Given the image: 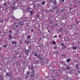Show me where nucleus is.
Segmentation results:
<instances>
[{
  "mask_svg": "<svg viewBox=\"0 0 80 80\" xmlns=\"http://www.w3.org/2000/svg\"><path fill=\"white\" fill-rule=\"evenodd\" d=\"M37 58H40V59H41V58H42L41 57H40V55H38L37 56Z\"/></svg>",
  "mask_w": 80,
  "mask_h": 80,
  "instance_id": "13",
  "label": "nucleus"
},
{
  "mask_svg": "<svg viewBox=\"0 0 80 80\" xmlns=\"http://www.w3.org/2000/svg\"><path fill=\"white\" fill-rule=\"evenodd\" d=\"M12 45H14V44H15V45H16L17 44V42H14V41H12Z\"/></svg>",
  "mask_w": 80,
  "mask_h": 80,
  "instance_id": "9",
  "label": "nucleus"
},
{
  "mask_svg": "<svg viewBox=\"0 0 80 80\" xmlns=\"http://www.w3.org/2000/svg\"><path fill=\"white\" fill-rule=\"evenodd\" d=\"M74 7H75V8H76V7H77V5H75V6H74Z\"/></svg>",
  "mask_w": 80,
  "mask_h": 80,
  "instance_id": "55",
  "label": "nucleus"
},
{
  "mask_svg": "<svg viewBox=\"0 0 80 80\" xmlns=\"http://www.w3.org/2000/svg\"><path fill=\"white\" fill-rule=\"evenodd\" d=\"M75 67H76V68L78 69V73H80V69L78 67V64L76 65Z\"/></svg>",
  "mask_w": 80,
  "mask_h": 80,
  "instance_id": "1",
  "label": "nucleus"
},
{
  "mask_svg": "<svg viewBox=\"0 0 80 80\" xmlns=\"http://www.w3.org/2000/svg\"><path fill=\"white\" fill-rule=\"evenodd\" d=\"M75 20V22L76 23H79V21H77V19H76Z\"/></svg>",
  "mask_w": 80,
  "mask_h": 80,
  "instance_id": "20",
  "label": "nucleus"
},
{
  "mask_svg": "<svg viewBox=\"0 0 80 80\" xmlns=\"http://www.w3.org/2000/svg\"><path fill=\"white\" fill-rule=\"evenodd\" d=\"M72 8H70V10H72Z\"/></svg>",
  "mask_w": 80,
  "mask_h": 80,
  "instance_id": "48",
  "label": "nucleus"
},
{
  "mask_svg": "<svg viewBox=\"0 0 80 80\" xmlns=\"http://www.w3.org/2000/svg\"><path fill=\"white\" fill-rule=\"evenodd\" d=\"M4 7H6L7 6V2H5L3 4Z\"/></svg>",
  "mask_w": 80,
  "mask_h": 80,
  "instance_id": "18",
  "label": "nucleus"
},
{
  "mask_svg": "<svg viewBox=\"0 0 80 80\" xmlns=\"http://www.w3.org/2000/svg\"><path fill=\"white\" fill-rule=\"evenodd\" d=\"M59 32H63V28H62L59 29Z\"/></svg>",
  "mask_w": 80,
  "mask_h": 80,
  "instance_id": "4",
  "label": "nucleus"
},
{
  "mask_svg": "<svg viewBox=\"0 0 80 80\" xmlns=\"http://www.w3.org/2000/svg\"><path fill=\"white\" fill-rule=\"evenodd\" d=\"M48 78H51V77H52V75L51 74H50V75H48Z\"/></svg>",
  "mask_w": 80,
  "mask_h": 80,
  "instance_id": "22",
  "label": "nucleus"
},
{
  "mask_svg": "<svg viewBox=\"0 0 80 80\" xmlns=\"http://www.w3.org/2000/svg\"><path fill=\"white\" fill-rule=\"evenodd\" d=\"M16 27L18 28V25H17V26H16Z\"/></svg>",
  "mask_w": 80,
  "mask_h": 80,
  "instance_id": "50",
  "label": "nucleus"
},
{
  "mask_svg": "<svg viewBox=\"0 0 80 80\" xmlns=\"http://www.w3.org/2000/svg\"><path fill=\"white\" fill-rule=\"evenodd\" d=\"M30 43V41H28L27 42V44H28V43Z\"/></svg>",
  "mask_w": 80,
  "mask_h": 80,
  "instance_id": "47",
  "label": "nucleus"
},
{
  "mask_svg": "<svg viewBox=\"0 0 80 80\" xmlns=\"http://www.w3.org/2000/svg\"><path fill=\"white\" fill-rule=\"evenodd\" d=\"M58 37H59V38H61V35L59 34Z\"/></svg>",
  "mask_w": 80,
  "mask_h": 80,
  "instance_id": "40",
  "label": "nucleus"
},
{
  "mask_svg": "<svg viewBox=\"0 0 80 80\" xmlns=\"http://www.w3.org/2000/svg\"><path fill=\"white\" fill-rule=\"evenodd\" d=\"M69 38H68V40L67 41V42H69Z\"/></svg>",
  "mask_w": 80,
  "mask_h": 80,
  "instance_id": "42",
  "label": "nucleus"
},
{
  "mask_svg": "<svg viewBox=\"0 0 80 80\" xmlns=\"http://www.w3.org/2000/svg\"><path fill=\"white\" fill-rule=\"evenodd\" d=\"M36 16L37 18H39V17H40L39 15H38V14H36Z\"/></svg>",
  "mask_w": 80,
  "mask_h": 80,
  "instance_id": "27",
  "label": "nucleus"
},
{
  "mask_svg": "<svg viewBox=\"0 0 80 80\" xmlns=\"http://www.w3.org/2000/svg\"><path fill=\"white\" fill-rule=\"evenodd\" d=\"M25 53H26L27 54H29V51L28 50H27L25 51Z\"/></svg>",
  "mask_w": 80,
  "mask_h": 80,
  "instance_id": "12",
  "label": "nucleus"
},
{
  "mask_svg": "<svg viewBox=\"0 0 80 80\" xmlns=\"http://www.w3.org/2000/svg\"><path fill=\"white\" fill-rule=\"evenodd\" d=\"M66 47L65 45H64V46H63L62 47V50H63L64 49H65V48H66Z\"/></svg>",
  "mask_w": 80,
  "mask_h": 80,
  "instance_id": "7",
  "label": "nucleus"
},
{
  "mask_svg": "<svg viewBox=\"0 0 80 80\" xmlns=\"http://www.w3.org/2000/svg\"><path fill=\"white\" fill-rule=\"evenodd\" d=\"M2 7H3L1 6H0V10H1V8H2Z\"/></svg>",
  "mask_w": 80,
  "mask_h": 80,
  "instance_id": "43",
  "label": "nucleus"
},
{
  "mask_svg": "<svg viewBox=\"0 0 80 80\" xmlns=\"http://www.w3.org/2000/svg\"><path fill=\"white\" fill-rule=\"evenodd\" d=\"M30 73L29 72H28V73L26 74V75H29L30 74L29 73Z\"/></svg>",
  "mask_w": 80,
  "mask_h": 80,
  "instance_id": "39",
  "label": "nucleus"
},
{
  "mask_svg": "<svg viewBox=\"0 0 80 80\" xmlns=\"http://www.w3.org/2000/svg\"><path fill=\"white\" fill-rule=\"evenodd\" d=\"M51 1H52V2H53V3H54V4L55 5H57V1H56L54 0V1H52V0H51Z\"/></svg>",
  "mask_w": 80,
  "mask_h": 80,
  "instance_id": "6",
  "label": "nucleus"
},
{
  "mask_svg": "<svg viewBox=\"0 0 80 80\" xmlns=\"http://www.w3.org/2000/svg\"><path fill=\"white\" fill-rule=\"evenodd\" d=\"M61 45H62V47H63V46H65V45H64L63 44V43L61 44Z\"/></svg>",
  "mask_w": 80,
  "mask_h": 80,
  "instance_id": "41",
  "label": "nucleus"
},
{
  "mask_svg": "<svg viewBox=\"0 0 80 80\" xmlns=\"http://www.w3.org/2000/svg\"><path fill=\"white\" fill-rule=\"evenodd\" d=\"M7 45H3L2 47H3L4 48H7Z\"/></svg>",
  "mask_w": 80,
  "mask_h": 80,
  "instance_id": "10",
  "label": "nucleus"
},
{
  "mask_svg": "<svg viewBox=\"0 0 80 80\" xmlns=\"http://www.w3.org/2000/svg\"><path fill=\"white\" fill-rule=\"evenodd\" d=\"M33 29H32L31 31V32H33Z\"/></svg>",
  "mask_w": 80,
  "mask_h": 80,
  "instance_id": "53",
  "label": "nucleus"
},
{
  "mask_svg": "<svg viewBox=\"0 0 80 80\" xmlns=\"http://www.w3.org/2000/svg\"><path fill=\"white\" fill-rule=\"evenodd\" d=\"M9 38H12V35H11V34H10L9 36Z\"/></svg>",
  "mask_w": 80,
  "mask_h": 80,
  "instance_id": "37",
  "label": "nucleus"
},
{
  "mask_svg": "<svg viewBox=\"0 0 80 80\" xmlns=\"http://www.w3.org/2000/svg\"><path fill=\"white\" fill-rule=\"evenodd\" d=\"M28 76H25V78H28Z\"/></svg>",
  "mask_w": 80,
  "mask_h": 80,
  "instance_id": "36",
  "label": "nucleus"
},
{
  "mask_svg": "<svg viewBox=\"0 0 80 80\" xmlns=\"http://www.w3.org/2000/svg\"><path fill=\"white\" fill-rule=\"evenodd\" d=\"M14 38H15V39H16V38H15V37Z\"/></svg>",
  "mask_w": 80,
  "mask_h": 80,
  "instance_id": "62",
  "label": "nucleus"
},
{
  "mask_svg": "<svg viewBox=\"0 0 80 80\" xmlns=\"http://www.w3.org/2000/svg\"><path fill=\"white\" fill-rule=\"evenodd\" d=\"M57 71V70H54V72H55V71Z\"/></svg>",
  "mask_w": 80,
  "mask_h": 80,
  "instance_id": "59",
  "label": "nucleus"
},
{
  "mask_svg": "<svg viewBox=\"0 0 80 80\" xmlns=\"http://www.w3.org/2000/svg\"><path fill=\"white\" fill-rule=\"evenodd\" d=\"M67 62H70V58H68V59H67Z\"/></svg>",
  "mask_w": 80,
  "mask_h": 80,
  "instance_id": "21",
  "label": "nucleus"
},
{
  "mask_svg": "<svg viewBox=\"0 0 80 80\" xmlns=\"http://www.w3.org/2000/svg\"><path fill=\"white\" fill-rule=\"evenodd\" d=\"M52 44H56V42H55V41H52Z\"/></svg>",
  "mask_w": 80,
  "mask_h": 80,
  "instance_id": "25",
  "label": "nucleus"
},
{
  "mask_svg": "<svg viewBox=\"0 0 80 80\" xmlns=\"http://www.w3.org/2000/svg\"><path fill=\"white\" fill-rule=\"evenodd\" d=\"M72 48H73L74 50H76V49H77V47H76L73 46L72 47Z\"/></svg>",
  "mask_w": 80,
  "mask_h": 80,
  "instance_id": "14",
  "label": "nucleus"
},
{
  "mask_svg": "<svg viewBox=\"0 0 80 80\" xmlns=\"http://www.w3.org/2000/svg\"><path fill=\"white\" fill-rule=\"evenodd\" d=\"M76 29H77V30H78V28H76Z\"/></svg>",
  "mask_w": 80,
  "mask_h": 80,
  "instance_id": "63",
  "label": "nucleus"
},
{
  "mask_svg": "<svg viewBox=\"0 0 80 80\" xmlns=\"http://www.w3.org/2000/svg\"><path fill=\"white\" fill-rule=\"evenodd\" d=\"M25 42L26 43H27V40H25Z\"/></svg>",
  "mask_w": 80,
  "mask_h": 80,
  "instance_id": "45",
  "label": "nucleus"
},
{
  "mask_svg": "<svg viewBox=\"0 0 80 80\" xmlns=\"http://www.w3.org/2000/svg\"><path fill=\"white\" fill-rule=\"evenodd\" d=\"M34 56H35V57H37V53H35L34 54Z\"/></svg>",
  "mask_w": 80,
  "mask_h": 80,
  "instance_id": "32",
  "label": "nucleus"
},
{
  "mask_svg": "<svg viewBox=\"0 0 80 80\" xmlns=\"http://www.w3.org/2000/svg\"><path fill=\"white\" fill-rule=\"evenodd\" d=\"M18 58H22V55H20L18 57Z\"/></svg>",
  "mask_w": 80,
  "mask_h": 80,
  "instance_id": "35",
  "label": "nucleus"
},
{
  "mask_svg": "<svg viewBox=\"0 0 80 80\" xmlns=\"http://www.w3.org/2000/svg\"><path fill=\"white\" fill-rule=\"evenodd\" d=\"M57 36L55 35L53 37V38H57Z\"/></svg>",
  "mask_w": 80,
  "mask_h": 80,
  "instance_id": "31",
  "label": "nucleus"
},
{
  "mask_svg": "<svg viewBox=\"0 0 80 80\" xmlns=\"http://www.w3.org/2000/svg\"><path fill=\"white\" fill-rule=\"evenodd\" d=\"M62 2H64V0H61Z\"/></svg>",
  "mask_w": 80,
  "mask_h": 80,
  "instance_id": "44",
  "label": "nucleus"
},
{
  "mask_svg": "<svg viewBox=\"0 0 80 80\" xmlns=\"http://www.w3.org/2000/svg\"><path fill=\"white\" fill-rule=\"evenodd\" d=\"M37 62H38V60Z\"/></svg>",
  "mask_w": 80,
  "mask_h": 80,
  "instance_id": "58",
  "label": "nucleus"
},
{
  "mask_svg": "<svg viewBox=\"0 0 80 80\" xmlns=\"http://www.w3.org/2000/svg\"><path fill=\"white\" fill-rule=\"evenodd\" d=\"M56 77H58V78H59V77H60V75L58 74V73H56Z\"/></svg>",
  "mask_w": 80,
  "mask_h": 80,
  "instance_id": "16",
  "label": "nucleus"
},
{
  "mask_svg": "<svg viewBox=\"0 0 80 80\" xmlns=\"http://www.w3.org/2000/svg\"><path fill=\"white\" fill-rule=\"evenodd\" d=\"M2 79H3V76L2 75H0V80H2Z\"/></svg>",
  "mask_w": 80,
  "mask_h": 80,
  "instance_id": "11",
  "label": "nucleus"
},
{
  "mask_svg": "<svg viewBox=\"0 0 80 80\" xmlns=\"http://www.w3.org/2000/svg\"><path fill=\"white\" fill-rule=\"evenodd\" d=\"M48 32H50V31L48 30Z\"/></svg>",
  "mask_w": 80,
  "mask_h": 80,
  "instance_id": "60",
  "label": "nucleus"
},
{
  "mask_svg": "<svg viewBox=\"0 0 80 80\" xmlns=\"http://www.w3.org/2000/svg\"><path fill=\"white\" fill-rule=\"evenodd\" d=\"M23 22V21H21V22H19L18 24L19 25H22Z\"/></svg>",
  "mask_w": 80,
  "mask_h": 80,
  "instance_id": "2",
  "label": "nucleus"
},
{
  "mask_svg": "<svg viewBox=\"0 0 80 80\" xmlns=\"http://www.w3.org/2000/svg\"><path fill=\"white\" fill-rule=\"evenodd\" d=\"M52 1H53V0H52H52H50V1L52 2Z\"/></svg>",
  "mask_w": 80,
  "mask_h": 80,
  "instance_id": "57",
  "label": "nucleus"
},
{
  "mask_svg": "<svg viewBox=\"0 0 80 80\" xmlns=\"http://www.w3.org/2000/svg\"><path fill=\"white\" fill-rule=\"evenodd\" d=\"M69 73L70 74V75H71V74H72V73H73V72H69Z\"/></svg>",
  "mask_w": 80,
  "mask_h": 80,
  "instance_id": "28",
  "label": "nucleus"
},
{
  "mask_svg": "<svg viewBox=\"0 0 80 80\" xmlns=\"http://www.w3.org/2000/svg\"><path fill=\"white\" fill-rule=\"evenodd\" d=\"M45 3H46V2L45 1L42 2V5H44V4Z\"/></svg>",
  "mask_w": 80,
  "mask_h": 80,
  "instance_id": "23",
  "label": "nucleus"
},
{
  "mask_svg": "<svg viewBox=\"0 0 80 80\" xmlns=\"http://www.w3.org/2000/svg\"><path fill=\"white\" fill-rule=\"evenodd\" d=\"M31 38V37H30V36L29 35H28V37H27V38L28 39H30Z\"/></svg>",
  "mask_w": 80,
  "mask_h": 80,
  "instance_id": "15",
  "label": "nucleus"
},
{
  "mask_svg": "<svg viewBox=\"0 0 80 80\" xmlns=\"http://www.w3.org/2000/svg\"><path fill=\"white\" fill-rule=\"evenodd\" d=\"M71 27L72 28L73 27V24H71Z\"/></svg>",
  "mask_w": 80,
  "mask_h": 80,
  "instance_id": "38",
  "label": "nucleus"
},
{
  "mask_svg": "<svg viewBox=\"0 0 80 80\" xmlns=\"http://www.w3.org/2000/svg\"><path fill=\"white\" fill-rule=\"evenodd\" d=\"M51 23H52V21H51Z\"/></svg>",
  "mask_w": 80,
  "mask_h": 80,
  "instance_id": "64",
  "label": "nucleus"
},
{
  "mask_svg": "<svg viewBox=\"0 0 80 80\" xmlns=\"http://www.w3.org/2000/svg\"><path fill=\"white\" fill-rule=\"evenodd\" d=\"M55 53H56V55H57V53H58V52L57 51Z\"/></svg>",
  "mask_w": 80,
  "mask_h": 80,
  "instance_id": "46",
  "label": "nucleus"
},
{
  "mask_svg": "<svg viewBox=\"0 0 80 80\" xmlns=\"http://www.w3.org/2000/svg\"><path fill=\"white\" fill-rule=\"evenodd\" d=\"M32 76L33 77H34V76H35V74H33V75H32Z\"/></svg>",
  "mask_w": 80,
  "mask_h": 80,
  "instance_id": "56",
  "label": "nucleus"
},
{
  "mask_svg": "<svg viewBox=\"0 0 80 80\" xmlns=\"http://www.w3.org/2000/svg\"><path fill=\"white\" fill-rule=\"evenodd\" d=\"M30 14L31 15V16L33 15V13H34V11H30Z\"/></svg>",
  "mask_w": 80,
  "mask_h": 80,
  "instance_id": "5",
  "label": "nucleus"
},
{
  "mask_svg": "<svg viewBox=\"0 0 80 80\" xmlns=\"http://www.w3.org/2000/svg\"><path fill=\"white\" fill-rule=\"evenodd\" d=\"M65 70H67L66 69V70L65 68H64V70H63V71H65Z\"/></svg>",
  "mask_w": 80,
  "mask_h": 80,
  "instance_id": "51",
  "label": "nucleus"
},
{
  "mask_svg": "<svg viewBox=\"0 0 80 80\" xmlns=\"http://www.w3.org/2000/svg\"><path fill=\"white\" fill-rule=\"evenodd\" d=\"M73 26H74V27H75V26H76V25H75L74 24H73Z\"/></svg>",
  "mask_w": 80,
  "mask_h": 80,
  "instance_id": "49",
  "label": "nucleus"
},
{
  "mask_svg": "<svg viewBox=\"0 0 80 80\" xmlns=\"http://www.w3.org/2000/svg\"><path fill=\"white\" fill-rule=\"evenodd\" d=\"M13 5L14 6H15V3H13Z\"/></svg>",
  "mask_w": 80,
  "mask_h": 80,
  "instance_id": "52",
  "label": "nucleus"
},
{
  "mask_svg": "<svg viewBox=\"0 0 80 80\" xmlns=\"http://www.w3.org/2000/svg\"><path fill=\"white\" fill-rule=\"evenodd\" d=\"M52 80H56V79H55L53 78Z\"/></svg>",
  "mask_w": 80,
  "mask_h": 80,
  "instance_id": "54",
  "label": "nucleus"
},
{
  "mask_svg": "<svg viewBox=\"0 0 80 80\" xmlns=\"http://www.w3.org/2000/svg\"><path fill=\"white\" fill-rule=\"evenodd\" d=\"M40 40H41V38H40Z\"/></svg>",
  "mask_w": 80,
  "mask_h": 80,
  "instance_id": "61",
  "label": "nucleus"
},
{
  "mask_svg": "<svg viewBox=\"0 0 80 80\" xmlns=\"http://www.w3.org/2000/svg\"><path fill=\"white\" fill-rule=\"evenodd\" d=\"M9 33L10 34V35H11V34H12V32L11 31H9Z\"/></svg>",
  "mask_w": 80,
  "mask_h": 80,
  "instance_id": "24",
  "label": "nucleus"
},
{
  "mask_svg": "<svg viewBox=\"0 0 80 80\" xmlns=\"http://www.w3.org/2000/svg\"><path fill=\"white\" fill-rule=\"evenodd\" d=\"M6 75H8L9 77H10V74L8 73H6Z\"/></svg>",
  "mask_w": 80,
  "mask_h": 80,
  "instance_id": "19",
  "label": "nucleus"
},
{
  "mask_svg": "<svg viewBox=\"0 0 80 80\" xmlns=\"http://www.w3.org/2000/svg\"><path fill=\"white\" fill-rule=\"evenodd\" d=\"M62 56L64 57H65V54H63L62 55Z\"/></svg>",
  "mask_w": 80,
  "mask_h": 80,
  "instance_id": "33",
  "label": "nucleus"
},
{
  "mask_svg": "<svg viewBox=\"0 0 80 80\" xmlns=\"http://www.w3.org/2000/svg\"><path fill=\"white\" fill-rule=\"evenodd\" d=\"M27 10L28 11V12H29L30 10V9L29 8H28L27 9Z\"/></svg>",
  "mask_w": 80,
  "mask_h": 80,
  "instance_id": "30",
  "label": "nucleus"
},
{
  "mask_svg": "<svg viewBox=\"0 0 80 80\" xmlns=\"http://www.w3.org/2000/svg\"><path fill=\"white\" fill-rule=\"evenodd\" d=\"M57 48V46H54V47L53 48L54 50H55V49H56V48Z\"/></svg>",
  "mask_w": 80,
  "mask_h": 80,
  "instance_id": "26",
  "label": "nucleus"
},
{
  "mask_svg": "<svg viewBox=\"0 0 80 80\" xmlns=\"http://www.w3.org/2000/svg\"><path fill=\"white\" fill-rule=\"evenodd\" d=\"M66 70H70V66H67L66 67Z\"/></svg>",
  "mask_w": 80,
  "mask_h": 80,
  "instance_id": "3",
  "label": "nucleus"
},
{
  "mask_svg": "<svg viewBox=\"0 0 80 80\" xmlns=\"http://www.w3.org/2000/svg\"><path fill=\"white\" fill-rule=\"evenodd\" d=\"M33 68H34V67H31L30 68V67H29V69H31V70H33Z\"/></svg>",
  "mask_w": 80,
  "mask_h": 80,
  "instance_id": "17",
  "label": "nucleus"
},
{
  "mask_svg": "<svg viewBox=\"0 0 80 80\" xmlns=\"http://www.w3.org/2000/svg\"><path fill=\"white\" fill-rule=\"evenodd\" d=\"M23 66H24V67H25V66H26V65H27V62H23Z\"/></svg>",
  "mask_w": 80,
  "mask_h": 80,
  "instance_id": "8",
  "label": "nucleus"
},
{
  "mask_svg": "<svg viewBox=\"0 0 80 80\" xmlns=\"http://www.w3.org/2000/svg\"><path fill=\"white\" fill-rule=\"evenodd\" d=\"M19 42H20V43H22V42L23 41H22V40L20 39V40H19Z\"/></svg>",
  "mask_w": 80,
  "mask_h": 80,
  "instance_id": "34",
  "label": "nucleus"
},
{
  "mask_svg": "<svg viewBox=\"0 0 80 80\" xmlns=\"http://www.w3.org/2000/svg\"><path fill=\"white\" fill-rule=\"evenodd\" d=\"M31 73H35V71H34V70H33L32 71V72H31Z\"/></svg>",
  "mask_w": 80,
  "mask_h": 80,
  "instance_id": "29",
  "label": "nucleus"
}]
</instances>
